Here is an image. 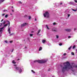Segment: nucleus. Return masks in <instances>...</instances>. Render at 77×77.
Segmentation results:
<instances>
[{"instance_id":"f257e3e1","label":"nucleus","mask_w":77,"mask_h":77,"mask_svg":"<svg viewBox=\"0 0 77 77\" xmlns=\"http://www.w3.org/2000/svg\"><path fill=\"white\" fill-rule=\"evenodd\" d=\"M63 66L62 68V71L63 72L67 69H72L73 68H77V66H75L74 64H72V65H70L69 62L67 61L63 63Z\"/></svg>"},{"instance_id":"f03ea898","label":"nucleus","mask_w":77,"mask_h":77,"mask_svg":"<svg viewBox=\"0 0 77 77\" xmlns=\"http://www.w3.org/2000/svg\"><path fill=\"white\" fill-rule=\"evenodd\" d=\"M14 71H18L19 73H21L23 70V67H17V65L16 64L14 65Z\"/></svg>"},{"instance_id":"7ed1b4c3","label":"nucleus","mask_w":77,"mask_h":77,"mask_svg":"<svg viewBox=\"0 0 77 77\" xmlns=\"http://www.w3.org/2000/svg\"><path fill=\"white\" fill-rule=\"evenodd\" d=\"M47 61V60H36L34 61V62H38V63H45V62H46Z\"/></svg>"},{"instance_id":"20e7f679","label":"nucleus","mask_w":77,"mask_h":77,"mask_svg":"<svg viewBox=\"0 0 77 77\" xmlns=\"http://www.w3.org/2000/svg\"><path fill=\"white\" fill-rule=\"evenodd\" d=\"M8 26V24H6L4 25V27L2 28H0V37L2 36V32L3 30V29L5 28Z\"/></svg>"},{"instance_id":"39448f33","label":"nucleus","mask_w":77,"mask_h":77,"mask_svg":"<svg viewBox=\"0 0 77 77\" xmlns=\"http://www.w3.org/2000/svg\"><path fill=\"white\" fill-rule=\"evenodd\" d=\"M44 17L48 18V17H49V13H48V11H46L45 13L44 14Z\"/></svg>"},{"instance_id":"423d86ee","label":"nucleus","mask_w":77,"mask_h":77,"mask_svg":"<svg viewBox=\"0 0 77 77\" xmlns=\"http://www.w3.org/2000/svg\"><path fill=\"white\" fill-rule=\"evenodd\" d=\"M8 32L10 34L11 33V29L9 28V26H10V22L9 21H8Z\"/></svg>"},{"instance_id":"0eeeda50","label":"nucleus","mask_w":77,"mask_h":77,"mask_svg":"<svg viewBox=\"0 0 77 77\" xmlns=\"http://www.w3.org/2000/svg\"><path fill=\"white\" fill-rule=\"evenodd\" d=\"M68 4L70 5H74V6H75L76 5V4L74 2H70L68 3Z\"/></svg>"},{"instance_id":"6e6552de","label":"nucleus","mask_w":77,"mask_h":77,"mask_svg":"<svg viewBox=\"0 0 77 77\" xmlns=\"http://www.w3.org/2000/svg\"><path fill=\"white\" fill-rule=\"evenodd\" d=\"M27 24L26 23H25L21 25V27H23L24 26H26Z\"/></svg>"},{"instance_id":"1a4fd4ad","label":"nucleus","mask_w":77,"mask_h":77,"mask_svg":"<svg viewBox=\"0 0 77 77\" xmlns=\"http://www.w3.org/2000/svg\"><path fill=\"white\" fill-rule=\"evenodd\" d=\"M66 31H67V32H70L71 31L70 29H65Z\"/></svg>"},{"instance_id":"9d476101","label":"nucleus","mask_w":77,"mask_h":77,"mask_svg":"<svg viewBox=\"0 0 77 77\" xmlns=\"http://www.w3.org/2000/svg\"><path fill=\"white\" fill-rule=\"evenodd\" d=\"M40 32H41V30L39 29L38 30V32L37 33V35H39V33H40Z\"/></svg>"},{"instance_id":"9b49d317","label":"nucleus","mask_w":77,"mask_h":77,"mask_svg":"<svg viewBox=\"0 0 77 77\" xmlns=\"http://www.w3.org/2000/svg\"><path fill=\"white\" fill-rule=\"evenodd\" d=\"M42 47H40L39 48V51H41L42 50Z\"/></svg>"},{"instance_id":"f8f14e48","label":"nucleus","mask_w":77,"mask_h":77,"mask_svg":"<svg viewBox=\"0 0 77 77\" xmlns=\"http://www.w3.org/2000/svg\"><path fill=\"white\" fill-rule=\"evenodd\" d=\"M12 62L14 64H15L16 63V62H15V60H13Z\"/></svg>"},{"instance_id":"ddd939ff","label":"nucleus","mask_w":77,"mask_h":77,"mask_svg":"<svg viewBox=\"0 0 77 77\" xmlns=\"http://www.w3.org/2000/svg\"><path fill=\"white\" fill-rule=\"evenodd\" d=\"M42 42L43 43H44L45 42V40H42Z\"/></svg>"},{"instance_id":"4468645a","label":"nucleus","mask_w":77,"mask_h":77,"mask_svg":"<svg viewBox=\"0 0 77 77\" xmlns=\"http://www.w3.org/2000/svg\"><path fill=\"white\" fill-rule=\"evenodd\" d=\"M72 48V46H71L69 48L68 50H70Z\"/></svg>"},{"instance_id":"2eb2a0df","label":"nucleus","mask_w":77,"mask_h":77,"mask_svg":"<svg viewBox=\"0 0 77 77\" xmlns=\"http://www.w3.org/2000/svg\"><path fill=\"white\" fill-rule=\"evenodd\" d=\"M8 17V14H6L5 16V18H7Z\"/></svg>"},{"instance_id":"dca6fc26","label":"nucleus","mask_w":77,"mask_h":77,"mask_svg":"<svg viewBox=\"0 0 77 77\" xmlns=\"http://www.w3.org/2000/svg\"><path fill=\"white\" fill-rule=\"evenodd\" d=\"M30 19H31V16H29V20H30Z\"/></svg>"},{"instance_id":"f3484780","label":"nucleus","mask_w":77,"mask_h":77,"mask_svg":"<svg viewBox=\"0 0 77 77\" xmlns=\"http://www.w3.org/2000/svg\"><path fill=\"white\" fill-rule=\"evenodd\" d=\"M6 23V21H4V22L3 23V24H5V23Z\"/></svg>"},{"instance_id":"a211bd4d","label":"nucleus","mask_w":77,"mask_h":77,"mask_svg":"<svg viewBox=\"0 0 77 77\" xmlns=\"http://www.w3.org/2000/svg\"><path fill=\"white\" fill-rule=\"evenodd\" d=\"M46 26L47 29H49V28H48V26L46 25Z\"/></svg>"},{"instance_id":"6ab92c4d","label":"nucleus","mask_w":77,"mask_h":77,"mask_svg":"<svg viewBox=\"0 0 77 77\" xmlns=\"http://www.w3.org/2000/svg\"><path fill=\"white\" fill-rule=\"evenodd\" d=\"M72 10L73 11H75H75H77V10H74V9H72Z\"/></svg>"},{"instance_id":"aec40b11","label":"nucleus","mask_w":77,"mask_h":77,"mask_svg":"<svg viewBox=\"0 0 77 77\" xmlns=\"http://www.w3.org/2000/svg\"><path fill=\"white\" fill-rule=\"evenodd\" d=\"M71 54L72 55H74V54L73 52H71Z\"/></svg>"},{"instance_id":"412c9836","label":"nucleus","mask_w":77,"mask_h":77,"mask_svg":"<svg viewBox=\"0 0 77 77\" xmlns=\"http://www.w3.org/2000/svg\"><path fill=\"white\" fill-rule=\"evenodd\" d=\"M31 71H32V73H35V72H34V71H33V70H32Z\"/></svg>"},{"instance_id":"4be33fe9","label":"nucleus","mask_w":77,"mask_h":77,"mask_svg":"<svg viewBox=\"0 0 77 77\" xmlns=\"http://www.w3.org/2000/svg\"><path fill=\"white\" fill-rule=\"evenodd\" d=\"M53 31H54V32H56V29H52Z\"/></svg>"},{"instance_id":"5701e85b","label":"nucleus","mask_w":77,"mask_h":77,"mask_svg":"<svg viewBox=\"0 0 77 77\" xmlns=\"http://www.w3.org/2000/svg\"><path fill=\"white\" fill-rule=\"evenodd\" d=\"M3 12H8V11L6 10H3Z\"/></svg>"},{"instance_id":"b1692460","label":"nucleus","mask_w":77,"mask_h":77,"mask_svg":"<svg viewBox=\"0 0 77 77\" xmlns=\"http://www.w3.org/2000/svg\"><path fill=\"white\" fill-rule=\"evenodd\" d=\"M59 45H60V46H61V45H62V44L61 43H60L59 44Z\"/></svg>"},{"instance_id":"393cba45","label":"nucleus","mask_w":77,"mask_h":77,"mask_svg":"<svg viewBox=\"0 0 77 77\" xmlns=\"http://www.w3.org/2000/svg\"><path fill=\"white\" fill-rule=\"evenodd\" d=\"M75 48V46L74 45L73 47V49H74V48Z\"/></svg>"},{"instance_id":"a878e982","label":"nucleus","mask_w":77,"mask_h":77,"mask_svg":"<svg viewBox=\"0 0 77 77\" xmlns=\"http://www.w3.org/2000/svg\"><path fill=\"white\" fill-rule=\"evenodd\" d=\"M67 15H68V17H69V16H70V14H67Z\"/></svg>"},{"instance_id":"bb28decb","label":"nucleus","mask_w":77,"mask_h":77,"mask_svg":"<svg viewBox=\"0 0 77 77\" xmlns=\"http://www.w3.org/2000/svg\"><path fill=\"white\" fill-rule=\"evenodd\" d=\"M30 36H33V34H30Z\"/></svg>"},{"instance_id":"cd10ccee","label":"nucleus","mask_w":77,"mask_h":77,"mask_svg":"<svg viewBox=\"0 0 77 77\" xmlns=\"http://www.w3.org/2000/svg\"><path fill=\"white\" fill-rule=\"evenodd\" d=\"M5 42H6V43H8V41H7V40H5Z\"/></svg>"},{"instance_id":"c85d7f7f","label":"nucleus","mask_w":77,"mask_h":77,"mask_svg":"<svg viewBox=\"0 0 77 77\" xmlns=\"http://www.w3.org/2000/svg\"><path fill=\"white\" fill-rule=\"evenodd\" d=\"M63 56H66V53H64L63 54Z\"/></svg>"},{"instance_id":"c756f323","label":"nucleus","mask_w":77,"mask_h":77,"mask_svg":"<svg viewBox=\"0 0 77 77\" xmlns=\"http://www.w3.org/2000/svg\"><path fill=\"white\" fill-rule=\"evenodd\" d=\"M0 27H1V26H2V24H3V23H0Z\"/></svg>"},{"instance_id":"7c9ffc66","label":"nucleus","mask_w":77,"mask_h":77,"mask_svg":"<svg viewBox=\"0 0 77 77\" xmlns=\"http://www.w3.org/2000/svg\"><path fill=\"white\" fill-rule=\"evenodd\" d=\"M68 38H71V36H69L68 37Z\"/></svg>"},{"instance_id":"2f4dec72","label":"nucleus","mask_w":77,"mask_h":77,"mask_svg":"<svg viewBox=\"0 0 77 77\" xmlns=\"http://www.w3.org/2000/svg\"><path fill=\"white\" fill-rule=\"evenodd\" d=\"M53 25H56V23H53Z\"/></svg>"},{"instance_id":"473e14b6","label":"nucleus","mask_w":77,"mask_h":77,"mask_svg":"<svg viewBox=\"0 0 77 77\" xmlns=\"http://www.w3.org/2000/svg\"><path fill=\"white\" fill-rule=\"evenodd\" d=\"M56 38H59V36H58V35H56Z\"/></svg>"},{"instance_id":"72a5a7b5","label":"nucleus","mask_w":77,"mask_h":77,"mask_svg":"<svg viewBox=\"0 0 77 77\" xmlns=\"http://www.w3.org/2000/svg\"><path fill=\"white\" fill-rule=\"evenodd\" d=\"M19 3H20V4L22 3H21V2L20 1H19Z\"/></svg>"},{"instance_id":"f704fd0d","label":"nucleus","mask_w":77,"mask_h":77,"mask_svg":"<svg viewBox=\"0 0 77 77\" xmlns=\"http://www.w3.org/2000/svg\"><path fill=\"white\" fill-rule=\"evenodd\" d=\"M74 2H75V3H77V1L75 0Z\"/></svg>"},{"instance_id":"c9c22d12","label":"nucleus","mask_w":77,"mask_h":77,"mask_svg":"<svg viewBox=\"0 0 77 77\" xmlns=\"http://www.w3.org/2000/svg\"><path fill=\"white\" fill-rule=\"evenodd\" d=\"M10 43H12V41H10Z\"/></svg>"},{"instance_id":"e433bc0d","label":"nucleus","mask_w":77,"mask_h":77,"mask_svg":"<svg viewBox=\"0 0 77 77\" xmlns=\"http://www.w3.org/2000/svg\"><path fill=\"white\" fill-rule=\"evenodd\" d=\"M48 45H50L51 44H50L48 43Z\"/></svg>"},{"instance_id":"4c0bfd02","label":"nucleus","mask_w":77,"mask_h":77,"mask_svg":"<svg viewBox=\"0 0 77 77\" xmlns=\"http://www.w3.org/2000/svg\"><path fill=\"white\" fill-rule=\"evenodd\" d=\"M5 15V14H2V16H4V15Z\"/></svg>"},{"instance_id":"58836bf2","label":"nucleus","mask_w":77,"mask_h":77,"mask_svg":"<svg viewBox=\"0 0 77 77\" xmlns=\"http://www.w3.org/2000/svg\"><path fill=\"white\" fill-rule=\"evenodd\" d=\"M13 35V33L11 34L10 35V36H11V35Z\"/></svg>"},{"instance_id":"ea45409f","label":"nucleus","mask_w":77,"mask_h":77,"mask_svg":"<svg viewBox=\"0 0 77 77\" xmlns=\"http://www.w3.org/2000/svg\"><path fill=\"white\" fill-rule=\"evenodd\" d=\"M3 21V19H2V20H1V22H2V21Z\"/></svg>"},{"instance_id":"a19ab883","label":"nucleus","mask_w":77,"mask_h":77,"mask_svg":"<svg viewBox=\"0 0 77 77\" xmlns=\"http://www.w3.org/2000/svg\"><path fill=\"white\" fill-rule=\"evenodd\" d=\"M14 51V49H12V50L11 51V52H13Z\"/></svg>"},{"instance_id":"79ce46f5","label":"nucleus","mask_w":77,"mask_h":77,"mask_svg":"<svg viewBox=\"0 0 77 77\" xmlns=\"http://www.w3.org/2000/svg\"><path fill=\"white\" fill-rule=\"evenodd\" d=\"M35 21H37V19H36V18L35 19Z\"/></svg>"},{"instance_id":"37998d69","label":"nucleus","mask_w":77,"mask_h":77,"mask_svg":"<svg viewBox=\"0 0 77 77\" xmlns=\"http://www.w3.org/2000/svg\"><path fill=\"white\" fill-rule=\"evenodd\" d=\"M5 0H2V2H4V1Z\"/></svg>"},{"instance_id":"c03bdc74","label":"nucleus","mask_w":77,"mask_h":77,"mask_svg":"<svg viewBox=\"0 0 77 77\" xmlns=\"http://www.w3.org/2000/svg\"><path fill=\"white\" fill-rule=\"evenodd\" d=\"M76 30V29L74 28V30Z\"/></svg>"},{"instance_id":"a18cd8bd","label":"nucleus","mask_w":77,"mask_h":77,"mask_svg":"<svg viewBox=\"0 0 77 77\" xmlns=\"http://www.w3.org/2000/svg\"><path fill=\"white\" fill-rule=\"evenodd\" d=\"M60 5H62V3H60Z\"/></svg>"},{"instance_id":"49530a36","label":"nucleus","mask_w":77,"mask_h":77,"mask_svg":"<svg viewBox=\"0 0 77 77\" xmlns=\"http://www.w3.org/2000/svg\"><path fill=\"white\" fill-rule=\"evenodd\" d=\"M12 12H14V10H12Z\"/></svg>"},{"instance_id":"de8ad7c7","label":"nucleus","mask_w":77,"mask_h":77,"mask_svg":"<svg viewBox=\"0 0 77 77\" xmlns=\"http://www.w3.org/2000/svg\"><path fill=\"white\" fill-rule=\"evenodd\" d=\"M50 69H49L48 70V71H50Z\"/></svg>"},{"instance_id":"09e8293b","label":"nucleus","mask_w":77,"mask_h":77,"mask_svg":"<svg viewBox=\"0 0 77 77\" xmlns=\"http://www.w3.org/2000/svg\"><path fill=\"white\" fill-rule=\"evenodd\" d=\"M20 60V59H18L17 60Z\"/></svg>"},{"instance_id":"8fccbe9b","label":"nucleus","mask_w":77,"mask_h":77,"mask_svg":"<svg viewBox=\"0 0 77 77\" xmlns=\"http://www.w3.org/2000/svg\"><path fill=\"white\" fill-rule=\"evenodd\" d=\"M61 67H62V66L61 65Z\"/></svg>"},{"instance_id":"3c124183","label":"nucleus","mask_w":77,"mask_h":77,"mask_svg":"<svg viewBox=\"0 0 77 77\" xmlns=\"http://www.w3.org/2000/svg\"><path fill=\"white\" fill-rule=\"evenodd\" d=\"M52 77H54V76H53Z\"/></svg>"},{"instance_id":"603ef678","label":"nucleus","mask_w":77,"mask_h":77,"mask_svg":"<svg viewBox=\"0 0 77 77\" xmlns=\"http://www.w3.org/2000/svg\"><path fill=\"white\" fill-rule=\"evenodd\" d=\"M11 15H12V14H11Z\"/></svg>"},{"instance_id":"864d4df0","label":"nucleus","mask_w":77,"mask_h":77,"mask_svg":"<svg viewBox=\"0 0 77 77\" xmlns=\"http://www.w3.org/2000/svg\"><path fill=\"white\" fill-rule=\"evenodd\" d=\"M26 17H27V15H26Z\"/></svg>"},{"instance_id":"5fc2aeb1","label":"nucleus","mask_w":77,"mask_h":77,"mask_svg":"<svg viewBox=\"0 0 77 77\" xmlns=\"http://www.w3.org/2000/svg\"><path fill=\"white\" fill-rule=\"evenodd\" d=\"M12 8H13V7H12Z\"/></svg>"}]
</instances>
